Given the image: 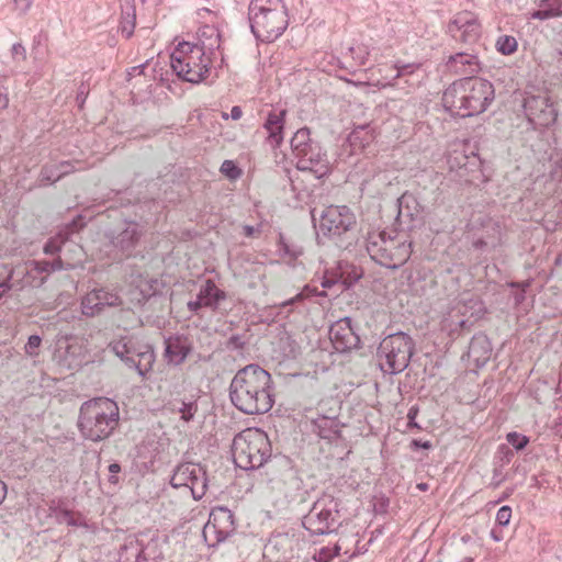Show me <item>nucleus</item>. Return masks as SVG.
Wrapping results in <instances>:
<instances>
[{
    "mask_svg": "<svg viewBox=\"0 0 562 562\" xmlns=\"http://www.w3.org/2000/svg\"><path fill=\"white\" fill-rule=\"evenodd\" d=\"M413 445L418 447V448H423V449H430L431 448V443L429 441L414 440Z\"/></svg>",
    "mask_w": 562,
    "mask_h": 562,
    "instance_id": "obj_62",
    "label": "nucleus"
},
{
    "mask_svg": "<svg viewBox=\"0 0 562 562\" xmlns=\"http://www.w3.org/2000/svg\"><path fill=\"white\" fill-rule=\"evenodd\" d=\"M393 246V238L386 237V233L370 235L367 239V251L369 256L379 265L387 266L391 263V250Z\"/></svg>",
    "mask_w": 562,
    "mask_h": 562,
    "instance_id": "obj_23",
    "label": "nucleus"
},
{
    "mask_svg": "<svg viewBox=\"0 0 562 562\" xmlns=\"http://www.w3.org/2000/svg\"><path fill=\"white\" fill-rule=\"evenodd\" d=\"M221 35L214 25H203L198 31V43L194 44L204 53L214 57L215 50L221 46Z\"/></svg>",
    "mask_w": 562,
    "mask_h": 562,
    "instance_id": "obj_27",
    "label": "nucleus"
},
{
    "mask_svg": "<svg viewBox=\"0 0 562 562\" xmlns=\"http://www.w3.org/2000/svg\"><path fill=\"white\" fill-rule=\"evenodd\" d=\"M506 440L518 451L525 449L529 442V438L527 436L518 434L516 431L508 432L506 435Z\"/></svg>",
    "mask_w": 562,
    "mask_h": 562,
    "instance_id": "obj_39",
    "label": "nucleus"
},
{
    "mask_svg": "<svg viewBox=\"0 0 562 562\" xmlns=\"http://www.w3.org/2000/svg\"><path fill=\"white\" fill-rule=\"evenodd\" d=\"M221 172L231 180H236L241 176V170L233 160H224L221 166Z\"/></svg>",
    "mask_w": 562,
    "mask_h": 562,
    "instance_id": "obj_40",
    "label": "nucleus"
},
{
    "mask_svg": "<svg viewBox=\"0 0 562 562\" xmlns=\"http://www.w3.org/2000/svg\"><path fill=\"white\" fill-rule=\"evenodd\" d=\"M562 15V0H541L539 8L530 16L535 20H549Z\"/></svg>",
    "mask_w": 562,
    "mask_h": 562,
    "instance_id": "obj_30",
    "label": "nucleus"
},
{
    "mask_svg": "<svg viewBox=\"0 0 562 562\" xmlns=\"http://www.w3.org/2000/svg\"><path fill=\"white\" fill-rule=\"evenodd\" d=\"M55 166L58 171L57 178H63L75 170L70 161H60L55 164Z\"/></svg>",
    "mask_w": 562,
    "mask_h": 562,
    "instance_id": "obj_50",
    "label": "nucleus"
},
{
    "mask_svg": "<svg viewBox=\"0 0 562 562\" xmlns=\"http://www.w3.org/2000/svg\"><path fill=\"white\" fill-rule=\"evenodd\" d=\"M313 430L316 431L321 438L330 440L338 434V423L335 418L319 416L313 420Z\"/></svg>",
    "mask_w": 562,
    "mask_h": 562,
    "instance_id": "obj_31",
    "label": "nucleus"
},
{
    "mask_svg": "<svg viewBox=\"0 0 562 562\" xmlns=\"http://www.w3.org/2000/svg\"><path fill=\"white\" fill-rule=\"evenodd\" d=\"M11 289L9 279L0 283V299Z\"/></svg>",
    "mask_w": 562,
    "mask_h": 562,
    "instance_id": "obj_59",
    "label": "nucleus"
},
{
    "mask_svg": "<svg viewBox=\"0 0 562 562\" xmlns=\"http://www.w3.org/2000/svg\"><path fill=\"white\" fill-rule=\"evenodd\" d=\"M326 293L324 291H318V289L316 286H313L311 284H307L303 288V290L294 297L292 299L289 303H293L295 301H300V300H303V299H311V297H314V296H325Z\"/></svg>",
    "mask_w": 562,
    "mask_h": 562,
    "instance_id": "obj_41",
    "label": "nucleus"
},
{
    "mask_svg": "<svg viewBox=\"0 0 562 562\" xmlns=\"http://www.w3.org/2000/svg\"><path fill=\"white\" fill-rule=\"evenodd\" d=\"M272 390L270 373L258 364H248L233 378L229 397L233 405L245 414H265L274 403Z\"/></svg>",
    "mask_w": 562,
    "mask_h": 562,
    "instance_id": "obj_1",
    "label": "nucleus"
},
{
    "mask_svg": "<svg viewBox=\"0 0 562 562\" xmlns=\"http://www.w3.org/2000/svg\"><path fill=\"white\" fill-rule=\"evenodd\" d=\"M337 283V280L335 278H327V277H324L323 278V281H322V286L324 289H330L333 285H335Z\"/></svg>",
    "mask_w": 562,
    "mask_h": 562,
    "instance_id": "obj_58",
    "label": "nucleus"
},
{
    "mask_svg": "<svg viewBox=\"0 0 562 562\" xmlns=\"http://www.w3.org/2000/svg\"><path fill=\"white\" fill-rule=\"evenodd\" d=\"M12 59L16 63V67H19L20 61H24L26 59V49L21 43L13 44L11 48Z\"/></svg>",
    "mask_w": 562,
    "mask_h": 562,
    "instance_id": "obj_48",
    "label": "nucleus"
},
{
    "mask_svg": "<svg viewBox=\"0 0 562 562\" xmlns=\"http://www.w3.org/2000/svg\"><path fill=\"white\" fill-rule=\"evenodd\" d=\"M311 215L318 243L326 238L344 249L356 243L358 222L356 214L347 205H329L321 210L313 209Z\"/></svg>",
    "mask_w": 562,
    "mask_h": 562,
    "instance_id": "obj_2",
    "label": "nucleus"
},
{
    "mask_svg": "<svg viewBox=\"0 0 562 562\" xmlns=\"http://www.w3.org/2000/svg\"><path fill=\"white\" fill-rule=\"evenodd\" d=\"M290 144L299 170L308 171L316 179H322L329 173L330 165L327 153L321 143L312 136L308 127L299 128Z\"/></svg>",
    "mask_w": 562,
    "mask_h": 562,
    "instance_id": "obj_5",
    "label": "nucleus"
},
{
    "mask_svg": "<svg viewBox=\"0 0 562 562\" xmlns=\"http://www.w3.org/2000/svg\"><path fill=\"white\" fill-rule=\"evenodd\" d=\"M109 348L130 369L136 370L139 376L145 378L151 371L155 353L150 346H136L131 339L124 338L112 341Z\"/></svg>",
    "mask_w": 562,
    "mask_h": 562,
    "instance_id": "obj_10",
    "label": "nucleus"
},
{
    "mask_svg": "<svg viewBox=\"0 0 562 562\" xmlns=\"http://www.w3.org/2000/svg\"><path fill=\"white\" fill-rule=\"evenodd\" d=\"M286 114L285 109L271 108L263 115L261 127L265 132V140L272 149H278L283 144Z\"/></svg>",
    "mask_w": 562,
    "mask_h": 562,
    "instance_id": "obj_19",
    "label": "nucleus"
},
{
    "mask_svg": "<svg viewBox=\"0 0 562 562\" xmlns=\"http://www.w3.org/2000/svg\"><path fill=\"white\" fill-rule=\"evenodd\" d=\"M119 423V405L109 397H95L80 406L78 427L88 440L98 442L109 438Z\"/></svg>",
    "mask_w": 562,
    "mask_h": 562,
    "instance_id": "obj_3",
    "label": "nucleus"
},
{
    "mask_svg": "<svg viewBox=\"0 0 562 562\" xmlns=\"http://www.w3.org/2000/svg\"><path fill=\"white\" fill-rule=\"evenodd\" d=\"M414 351L413 339L400 331L385 337L378 348L381 369L389 374L405 370Z\"/></svg>",
    "mask_w": 562,
    "mask_h": 562,
    "instance_id": "obj_8",
    "label": "nucleus"
},
{
    "mask_svg": "<svg viewBox=\"0 0 562 562\" xmlns=\"http://www.w3.org/2000/svg\"><path fill=\"white\" fill-rule=\"evenodd\" d=\"M213 58L190 42L179 43L170 55L172 70L180 79L191 83L206 78Z\"/></svg>",
    "mask_w": 562,
    "mask_h": 562,
    "instance_id": "obj_7",
    "label": "nucleus"
},
{
    "mask_svg": "<svg viewBox=\"0 0 562 562\" xmlns=\"http://www.w3.org/2000/svg\"><path fill=\"white\" fill-rule=\"evenodd\" d=\"M524 111L535 127H547L553 124L558 116V106L546 91L537 94L527 92L524 98Z\"/></svg>",
    "mask_w": 562,
    "mask_h": 562,
    "instance_id": "obj_12",
    "label": "nucleus"
},
{
    "mask_svg": "<svg viewBox=\"0 0 562 562\" xmlns=\"http://www.w3.org/2000/svg\"><path fill=\"white\" fill-rule=\"evenodd\" d=\"M512 518V508L509 506H502L496 514V522L505 527L509 524Z\"/></svg>",
    "mask_w": 562,
    "mask_h": 562,
    "instance_id": "obj_47",
    "label": "nucleus"
},
{
    "mask_svg": "<svg viewBox=\"0 0 562 562\" xmlns=\"http://www.w3.org/2000/svg\"><path fill=\"white\" fill-rule=\"evenodd\" d=\"M121 471V465L119 463H111L109 465V472H110V476H109V482L112 483V484H117L119 483V477H117V473Z\"/></svg>",
    "mask_w": 562,
    "mask_h": 562,
    "instance_id": "obj_53",
    "label": "nucleus"
},
{
    "mask_svg": "<svg viewBox=\"0 0 562 562\" xmlns=\"http://www.w3.org/2000/svg\"><path fill=\"white\" fill-rule=\"evenodd\" d=\"M492 346L486 335L476 334L472 337L469 345V357L475 362L476 367H483L490 360Z\"/></svg>",
    "mask_w": 562,
    "mask_h": 562,
    "instance_id": "obj_26",
    "label": "nucleus"
},
{
    "mask_svg": "<svg viewBox=\"0 0 562 562\" xmlns=\"http://www.w3.org/2000/svg\"><path fill=\"white\" fill-rule=\"evenodd\" d=\"M42 344V338L38 335H31L24 347L25 352L31 357L38 356V348Z\"/></svg>",
    "mask_w": 562,
    "mask_h": 562,
    "instance_id": "obj_45",
    "label": "nucleus"
},
{
    "mask_svg": "<svg viewBox=\"0 0 562 562\" xmlns=\"http://www.w3.org/2000/svg\"><path fill=\"white\" fill-rule=\"evenodd\" d=\"M338 502L330 495L318 498L303 517V526L313 535H327L335 530L338 520Z\"/></svg>",
    "mask_w": 562,
    "mask_h": 562,
    "instance_id": "obj_9",
    "label": "nucleus"
},
{
    "mask_svg": "<svg viewBox=\"0 0 562 562\" xmlns=\"http://www.w3.org/2000/svg\"><path fill=\"white\" fill-rule=\"evenodd\" d=\"M196 412H198V405L195 402H189V403L182 402L181 406L179 408L181 418L184 422H190L194 417Z\"/></svg>",
    "mask_w": 562,
    "mask_h": 562,
    "instance_id": "obj_43",
    "label": "nucleus"
},
{
    "mask_svg": "<svg viewBox=\"0 0 562 562\" xmlns=\"http://www.w3.org/2000/svg\"><path fill=\"white\" fill-rule=\"evenodd\" d=\"M53 360L67 370H78L89 362L87 344L77 337H60L56 342Z\"/></svg>",
    "mask_w": 562,
    "mask_h": 562,
    "instance_id": "obj_13",
    "label": "nucleus"
},
{
    "mask_svg": "<svg viewBox=\"0 0 562 562\" xmlns=\"http://www.w3.org/2000/svg\"><path fill=\"white\" fill-rule=\"evenodd\" d=\"M417 415H418V408L416 406L411 407L408 413H407L408 426L409 427H416V428L419 429L420 427L415 422Z\"/></svg>",
    "mask_w": 562,
    "mask_h": 562,
    "instance_id": "obj_54",
    "label": "nucleus"
},
{
    "mask_svg": "<svg viewBox=\"0 0 562 562\" xmlns=\"http://www.w3.org/2000/svg\"><path fill=\"white\" fill-rule=\"evenodd\" d=\"M146 232V224L136 221H125L111 231L108 238L115 251L113 258L131 257Z\"/></svg>",
    "mask_w": 562,
    "mask_h": 562,
    "instance_id": "obj_11",
    "label": "nucleus"
},
{
    "mask_svg": "<svg viewBox=\"0 0 562 562\" xmlns=\"http://www.w3.org/2000/svg\"><path fill=\"white\" fill-rule=\"evenodd\" d=\"M412 255V248L411 244H407L406 241H398L393 238V246L391 250V263L387 266L390 269H397L401 266H403L411 257Z\"/></svg>",
    "mask_w": 562,
    "mask_h": 562,
    "instance_id": "obj_32",
    "label": "nucleus"
},
{
    "mask_svg": "<svg viewBox=\"0 0 562 562\" xmlns=\"http://www.w3.org/2000/svg\"><path fill=\"white\" fill-rule=\"evenodd\" d=\"M463 78L454 81L443 92L442 103L443 106L452 114L462 116L465 112V91L463 87Z\"/></svg>",
    "mask_w": 562,
    "mask_h": 562,
    "instance_id": "obj_24",
    "label": "nucleus"
},
{
    "mask_svg": "<svg viewBox=\"0 0 562 562\" xmlns=\"http://www.w3.org/2000/svg\"><path fill=\"white\" fill-rule=\"evenodd\" d=\"M339 554V549H331L328 547L322 548L317 555L318 562H329L334 557Z\"/></svg>",
    "mask_w": 562,
    "mask_h": 562,
    "instance_id": "obj_49",
    "label": "nucleus"
},
{
    "mask_svg": "<svg viewBox=\"0 0 562 562\" xmlns=\"http://www.w3.org/2000/svg\"><path fill=\"white\" fill-rule=\"evenodd\" d=\"M329 339L334 348L339 352H346L358 348L360 338L352 326L350 317H344L335 322L329 328Z\"/></svg>",
    "mask_w": 562,
    "mask_h": 562,
    "instance_id": "obj_20",
    "label": "nucleus"
},
{
    "mask_svg": "<svg viewBox=\"0 0 562 562\" xmlns=\"http://www.w3.org/2000/svg\"><path fill=\"white\" fill-rule=\"evenodd\" d=\"M57 175H58V171H57L55 164L43 166L41 169V172H40L41 184L45 186L47 183H53V182L59 180L60 178H57Z\"/></svg>",
    "mask_w": 562,
    "mask_h": 562,
    "instance_id": "obj_38",
    "label": "nucleus"
},
{
    "mask_svg": "<svg viewBox=\"0 0 562 562\" xmlns=\"http://www.w3.org/2000/svg\"><path fill=\"white\" fill-rule=\"evenodd\" d=\"M229 116H231V117H232V120H234V121L239 120V119L243 116V110H241V108H240V106H238V105L233 106V108H232V110H231V114H229Z\"/></svg>",
    "mask_w": 562,
    "mask_h": 562,
    "instance_id": "obj_57",
    "label": "nucleus"
},
{
    "mask_svg": "<svg viewBox=\"0 0 562 562\" xmlns=\"http://www.w3.org/2000/svg\"><path fill=\"white\" fill-rule=\"evenodd\" d=\"M32 4V0H14V7L21 13L26 12Z\"/></svg>",
    "mask_w": 562,
    "mask_h": 562,
    "instance_id": "obj_55",
    "label": "nucleus"
},
{
    "mask_svg": "<svg viewBox=\"0 0 562 562\" xmlns=\"http://www.w3.org/2000/svg\"><path fill=\"white\" fill-rule=\"evenodd\" d=\"M7 485L3 481L0 480V505L3 503L7 496Z\"/></svg>",
    "mask_w": 562,
    "mask_h": 562,
    "instance_id": "obj_61",
    "label": "nucleus"
},
{
    "mask_svg": "<svg viewBox=\"0 0 562 562\" xmlns=\"http://www.w3.org/2000/svg\"><path fill=\"white\" fill-rule=\"evenodd\" d=\"M465 91V112L462 117L484 112L494 100L493 85L482 78H463Z\"/></svg>",
    "mask_w": 562,
    "mask_h": 562,
    "instance_id": "obj_15",
    "label": "nucleus"
},
{
    "mask_svg": "<svg viewBox=\"0 0 562 562\" xmlns=\"http://www.w3.org/2000/svg\"><path fill=\"white\" fill-rule=\"evenodd\" d=\"M72 263H64L60 258L53 261L47 260H30L25 263V269L29 274L36 273H49L53 271L72 268Z\"/></svg>",
    "mask_w": 562,
    "mask_h": 562,
    "instance_id": "obj_29",
    "label": "nucleus"
},
{
    "mask_svg": "<svg viewBox=\"0 0 562 562\" xmlns=\"http://www.w3.org/2000/svg\"><path fill=\"white\" fill-rule=\"evenodd\" d=\"M509 285L512 288L516 289V291L513 293L515 304L516 305L521 304L526 299L525 294H526L527 288L529 286V282H525V283L510 282Z\"/></svg>",
    "mask_w": 562,
    "mask_h": 562,
    "instance_id": "obj_44",
    "label": "nucleus"
},
{
    "mask_svg": "<svg viewBox=\"0 0 562 562\" xmlns=\"http://www.w3.org/2000/svg\"><path fill=\"white\" fill-rule=\"evenodd\" d=\"M170 484L175 488L189 487L192 497L201 499L207 488L206 471L200 463H181L175 469Z\"/></svg>",
    "mask_w": 562,
    "mask_h": 562,
    "instance_id": "obj_14",
    "label": "nucleus"
},
{
    "mask_svg": "<svg viewBox=\"0 0 562 562\" xmlns=\"http://www.w3.org/2000/svg\"><path fill=\"white\" fill-rule=\"evenodd\" d=\"M244 346H245V340L239 335L231 336L226 344V347L228 349H235V350L243 349Z\"/></svg>",
    "mask_w": 562,
    "mask_h": 562,
    "instance_id": "obj_51",
    "label": "nucleus"
},
{
    "mask_svg": "<svg viewBox=\"0 0 562 562\" xmlns=\"http://www.w3.org/2000/svg\"><path fill=\"white\" fill-rule=\"evenodd\" d=\"M397 217L396 220L400 223L407 221H412L414 216V211L417 209V202L413 195L409 194H403L397 200Z\"/></svg>",
    "mask_w": 562,
    "mask_h": 562,
    "instance_id": "obj_33",
    "label": "nucleus"
},
{
    "mask_svg": "<svg viewBox=\"0 0 562 562\" xmlns=\"http://www.w3.org/2000/svg\"><path fill=\"white\" fill-rule=\"evenodd\" d=\"M9 104V98L5 93H0V109L7 108Z\"/></svg>",
    "mask_w": 562,
    "mask_h": 562,
    "instance_id": "obj_63",
    "label": "nucleus"
},
{
    "mask_svg": "<svg viewBox=\"0 0 562 562\" xmlns=\"http://www.w3.org/2000/svg\"><path fill=\"white\" fill-rule=\"evenodd\" d=\"M501 467L508 464L514 458V451L506 445H501L497 449L496 457Z\"/></svg>",
    "mask_w": 562,
    "mask_h": 562,
    "instance_id": "obj_42",
    "label": "nucleus"
},
{
    "mask_svg": "<svg viewBox=\"0 0 562 562\" xmlns=\"http://www.w3.org/2000/svg\"><path fill=\"white\" fill-rule=\"evenodd\" d=\"M495 47L503 55H512L517 50L518 43L512 35H501L496 40Z\"/></svg>",
    "mask_w": 562,
    "mask_h": 562,
    "instance_id": "obj_36",
    "label": "nucleus"
},
{
    "mask_svg": "<svg viewBox=\"0 0 562 562\" xmlns=\"http://www.w3.org/2000/svg\"><path fill=\"white\" fill-rule=\"evenodd\" d=\"M235 530L234 515L225 508L218 507L214 509L204 526L203 533L206 538L209 535H215L216 541L222 542Z\"/></svg>",
    "mask_w": 562,
    "mask_h": 562,
    "instance_id": "obj_21",
    "label": "nucleus"
},
{
    "mask_svg": "<svg viewBox=\"0 0 562 562\" xmlns=\"http://www.w3.org/2000/svg\"><path fill=\"white\" fill-rule=\"evenodd\" d=\"M165 345V357L175 366L181 364L192 350L191 345L182 337L168 338Z\"/></svg>",
    "mask_w": 562,
    "mask_h": 562,
    "instance_id": "obj_25",
    "label": "nucleus"
},
{
    "mask_svg": "<svg viewBox=\"0 0 562 562\" xmlns=\"http://www.w3.org/2000/svg\"><path fill=\"white\" fill-rule=\"evenodd\" d=\"M235 464L243 470L262 467L271 457V443L265 431L246 429L235 436L232 446Z\"/></svg>",
    "mask_w": 562,
    "mask_h": 562,
    "instance_id": "obj_6",
    "label": "nucleus"
},
{
    "mask_svg": "<svg viewBox=\"0 0 562 562\" xmlns=\"http://www.w3.org/2000/svg\"><path fill=\"white\" fill-rule=\"evenodd\" d=\"M260 233V229L259 227H255V226H251V225H245L243 226V234L244 236L246 237H255L256 235H258Z\"/></svg>",
    "mask_w": 562,
    "mask_h": 562,
    "instance_id": "obj_56",
    "label": "nucleus"
},
{
    "mask_svg": "<svg viewBox=\"0 0 562 562\" xmlns=\"http://www.w3.org/2000/svg\"><path fill=\"white\" fill-rule=\"evenodd\" d=\"M491 536L495 541H501L503 539V537L498 535V532L495 529L491 531Z\"/></svg>",
    "mask_w": 562,
    "mask_h": 562,
    "instance_id": "obj_64",
    "label": "nucleus"
},
{
    "mask_svg": "<svg viewBox=\"0 0 562 562\" xmlns=\"http://www.w3.org/2000/svg\"><path fill=\"white\" fill-rule=\"evenodd\" d=\"M348 55L355 61L356 66H361L367 63L369 56V49L363 44H357L348 48Z\"/></svg>",
    "mask_w": 562,
    "mask_h": 562,
    "instance_id": "obj_37",
    "label": "nucleus"
},
{
    "mask_svg": "<svg viewBox=\"0 0 562 562\" xmlns=\"http://www.w3.org/2000/svg\"><path fill=\"white\" fill-rule=\"evenodd\" d=\"M448 31L456 40L472 44L481 35V24L473 12L461 11L448 24Z\"/></svg>",
    "mask_w": 562,
    "mask_h": 562,
    "instance_id": "obj_18",
    "label": "nucleus"
},
{
    "mask_svg": "<svg viewBox=\"0 0 562 562\" xmlns=\"http://www.w3.org/2000/svg\"><path fill=\"white\" fill-rule=\"evenodd\" d=\"M156 285L157 280H140L135 290L132 291V301H135L137 304L145 303L151 295L156 293Z\"/></svg>",
    "mask_w": 562,
    "mask_h": 562,
    "instance_id": "obj_34",
    "label": "nucleus"
},
{
    "mask_svg": "<svg viewBox=\"0 0 562 562\" xmlns=\"http://www.w3.org/2000/svg\"><path fill=\"white\" fill-rule=\"evenodd\" d=\"M121 304L122 299L116 292L108 288H94L81 299V312L87 317H94L106 307H116Z\"/></svg>",
    "mask_w": 562,
    "mask_h": 562,
    "instance_id": "obj_17",
    "label": "nucleus"
},
{
    "mask_svg": "<svg viewBox=\"0 0 562 562\" xmlns=\"http://www.w3.org/2000/svg\"><path fill=\"white\" fill-rule=\"evenodd\" d=\"M68 243V232H60L54 237L49 238L45 246L44 252L47 255H55L60 252Z\"/></svg>",
    "mask_w": 562,
    "mask_h": 562,
    "instance_id": "obj_35",
    "label": "nucleus"
},
{
    "mask_svg": "<svg viewBox=\"0 0 562 562\" xmlns=\"http://www.w3.org/2000/svg\"><path fill=\"white\" fill-rule=\"evenodd\" d=\"M445 67L446 71L452 75L471 78V76L479 72L480 63L475 54L470 52H460L449 56Z\"/></svg>",
    "mask_w": 562,
    "mask_h": 562,
    "instance_id": "obj_22",
    "label": "nucleus"
},
{
    "mask_svg": "<svg viewBox=\"0 0 562 562\" xmlns=\"http://www.w3.org/2000/svg\"><path fill=\"white\" fill-rule=\"evenodd\" d=\"M134 27H135V15H130V13H127V16L126 19H124L122 22H121V31H122V34L128 38L132 36L133 32H134Z\"/></svg>",
    "mask_w": 562,
    "mask_h": 562,
    "instance_id": "obj_46",
    "label": "nucleus"
},
{
    "mask_svg": "<svg viewBox=\"0 0 562 562\" xmlns=\"http://www.w3.org/2000/svg\"><path fill=\"white\" fill-rule=\"evenodd\" d=\"M254 35L263 42H272L285 31L288 9L281 0H251L248 8Z\"/></svg>",
    "mask_w": 562,
    "mask_h": 562,
    "instance_id": "obj_4",
    "label": "nucleus"
},
{
    "mask_svg": "<svg viewBox=\"0 0 562 562\" xmlns=\"http://www.w3.org/2000/svg\"><path fill=\"white\" fill-rule=\"evenodd\" d=\"M49 515L59 525H67L72 527L85 526V520L81 515L63 507L60 504L54 502L49 505Z\"/></svg>",
    "mask_w": 562,
    "mask_h": 562,
    "instance_id": "obj_28",
    "label": "nucleus"
},
{
    "mask_svg": "<svg viewBox=\"0 0 562 562\" xmlns=\"http://www.w3.org/2000/svg\"><path fill=\"white\" fill-rule=\"evenodd\" d=\"M226 300L227 293L220 289L212 279H207L200 285L195 299L187 303V307L194 315H199L202 308L226 315L229 312V308L225 306Z\"/></svg>",
    "mask_w": 562,
    "mask_h": 562,
    "instance_id": "obj_16",
    "label": "nucleus"
},
{
    "mask_svg": "<svg viewBox=\"0 0 562 562\" xmlns=\"http://www.w3.org/2000/svg\"><path fill=\"white\" fill-rule=\"evenodd\" d=\"M414 65L413 64H405V65H398L396 64L394 66V69L396 74L394 75V79L400 78L402 76H405L407 74H412L414 71Z\"/></svg>",
    "mask_w": 562,
    "mask_h": 562,
    "instance_id": "obj_52",
    "label": "nucleus"
},
{
    "mask_svg": "<svg viewBox=\"0 0 562 562\" xmlns=\"http://www.w3.org/2000/svg\"><path fill=\"white\" fill-rule=\"evenodd\" d=\"M146 67L145 64L143 65H139V66H135V67H132L131 68V71L128 72L130 76H136V75H140L143 74L144 71V68Z\"/></svg>",
    "mask_w": 562,
    "mask_h": 562,
    "instance_id": "obj_60",
    "label": "nucleus"
}]
</instances>
